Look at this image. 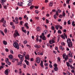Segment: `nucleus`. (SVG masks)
<instances>
[{
  "instance_id": "nucleus-4",
  "label": "nucleus",
  "mask_w": 75,
  "mask_h": 75,
  "mask_svg": "<svg viewBox=\"0 0 75 75\" xmlns=\"http://www.w3.org/2000/svg\"><path fill=\"white\" fill-rule=\"evenodd\" d=\"M13 35L14 38H16L17 36H20V35L18 33V32L16 31V30L15 32Z\"/></svg>"
},
{
  "instance_id": "nucleus-45",
  "label": "nucleus",
  "mask_w": 75,
  "mask_h": 75,
  "mask_svg": "<svg viewBox=\"0 0 75 75\" xmlns=\"http://www.w3.org/2000/svg\"><path fill=\"white\" fill-rule=\"evenodd\" d=\"M10 52H11V54H13V51H12V50H10Z\"/></svg>"
},
{
  "instance_id": "nucleus-54",
  "label": "nucleus",
  "mask_w": 75,
  "mask_h": 75,
  "mask_svg": "<svg viewBox=\"0 0 75 75\" xmlns=\"http://www.w3.org/2000/svg\"><path fill=\"white\" fill-rule=\"evenodd\" d=\"M68 23L69 25H70L71 24V23L70 22V21L69 20L68 21Z\"/></svg>"
},
{
  "instance_id": "nucleus-33",
  "label": "nucleus",
  "mask_w": 75,
  "mask_h": 75,
  "mask_svg": "<svg viewBox=\"0 0 75 75\" xmlns=\"http://www.w3.org/2000/svg\"><path fill=\"white\" fill-rule=\"evenodd\" d=\"M58 33H60V34H61L62 33V31L60 30H59L58 31Z\"/></svg>"
},
{
  "instance_id": "nucleus-51",
  "label": "nucleus",
  "mask_w": 75,
  "mask_h": 75,
  "mask_svg": "<svg viewBox=\"0 0 75 75\" xmlns=\"http://www.w3.org/2000/svg\"><path fill=\"white\" fill-rule=\"evenodd\" d=\"M59 17L60 18H63V17H62V15H60L59 16Z\"/></svg>"
},
{
  "instance_id": "nucleus-62",
  "label": "nucleus",
  "mask_w": 75,
  "mask_h": 75,
  "mask_svg": "<svg viewBox=\"0 0 75 75\" xmlns=\"http://www.w3.org/2000/svg\"><path fill=\"white\" fill-rule=\"evenodd\" d=\"M45 65L46 66H48V64L47 63H45Z\"/></svg>"
},
{
  "instance_id": "nucleus-8",
  "label": "nucleus",
  "mask_w": 75,
  "mask_h": 75,
  "mask_svg": "<svg viewBox=\"0 0 75 75\" xmlns=\"http://www.w3.org/2000/svg\"><path fill=\"white\" fill-rule=\"evenodd\" d=\"M21 4H20V3L18 2V4H17L19 6H23V3L22 2H20Z\"/></svg>"
},
{
  "instance_id": "nucleus-38",
  "label": "nucleus",
  "mask_w": 75,
  "mask_h": 75,
  "mask_svg": "<svg viewBox=\"0 0 75 75\" xmlns=\"http://www.w3.org/2000/svg\"><path fill=\"white\" fill-rule=\"evenodd\" d=\"M10 25H14V24L13 22H11L10 23Z\"/></svg>"
},
{
  "instance_id": "nucleus-11",
  "label": "nucleus",
  "mask_w": 75,
  "mask_h": 75,
  "mask_svg": "<svg viewBox=\"0 0 75 75\" xmlns=\"http://www.w3.org/2000/svg\"><path fill=\"white\" fill-rule=\"evenodd\" d=\"M40 38H42L43 40H46V38L45 36H42V35H41L40 36Z\"/></svg>"
},
{
  "instance_id": "nucleus-28",
  "label": "nucleus",
  "mask_w": 75,
  "mask_h": 75,
  "mask_svg": "<svg viewBox=\"0 0 75 75\" xmlns=\"http://www.w3.org/2000/svg\"><path fill=\"white\" fill-rule=\"evenodd\" d=\"M34 6L33 5H32L30 7V10L33 9V8L34 7Z\"/></svg>"
},
{
  "instance_id": "nucleus-46",
  "label": "nucleus",
  "mask_w": 75,
  "mask_h": 75,
  "mask_svg": "<svg viewBox=\"0 0 75 75\" xmlns=\"http://www.w3.org/2000/svg\"><path fill=\"white\" fill-rule=\"evenodd\" d=\"M27 43V41L26 40L24 41V44H26Z\"/></svg>"
},
{
  "instance_id": "nucleus-16",
  "label": "nucleus",
  "mask_w": 75,
  "mask_h": 75,
  "mask_svg": "<svg viewBox=\"0 0 75 75\" xmlns=\"http://www.w3.org/2000/svg\"><path fill=\"white\" fill-rule=\"evenodd\" d=\"M25 57V59H26L29 60V56L28 55H27V56H26Z\"/></svg>"
},
{
  "instance_id": "nucleus-18",
  "label": "nucleus",
  "mask_w": 75,
  "mask_h": 75,
  "mask_svg": "<svg viewBox=\"0 0 75 75\" xmlns=\"http://www.w3.org/2000/svg\"><path fill=\"white\" fill-rule=\"evenodd\" d=\"M40 65L43 68L44 66H43V62L42 60L41 61Z\"/></svg>"
},
{
  "instance_id": "nucleus-24",
  "label": "nucleus",
  "mask_w": 75,
  "mask_h": 75,
  "mask_svg": "<svg viewBox=\"0 0 75 75\" xmlns=\"http://www.w3.org/2000/svg\"><path fill=\"white\" fill-rule=\"evenodd\" d=\"M3 43L4 45H7V42L6 41H3Z\"/></svg>"
},
{
  "instance_id": "nucleus-41",
  "label": "nucleus",
  "mask_w": 75,
  "mask_h": 75,
  "mask_svg": "<svg viewBox=\"0 0 75 75\" xmlns=\"http://www.w3.org/2000/svg\"><path fill=\"white\" fill-rule=\"evenodd\" d=\"M66 3L67 4H69V1L68 0H67Z\"/></svg>"
},
{
  "instance_id": "nucleus-44",
  "label": "nucleus",
  "mask_w": 75,
  "mask_h": 75,
  "mask_svg": "<svg viewBox=\"0 0 75 75\" xmlns=\"http://www.w3.org/2000/svg\"><path fill=\"white\" fill-rule=\"evenodd\" d=\"M1 31V33L4 36V33H3V32L2 31Z\"/></svg>"
},
{
  "instance_id": "nucleus-36",
  "label": "nucleus",
  "mask_w": 75,
  "mask_h": 75,
  "mask_svg": "<svg viewBox=\"0 0 75 75\" xmlns=\"http://www.w3.org/2000/svg\"><path fill=\"white\" fill-rule=\"evenodd\" d=\"M69 62L71 63L72 62H73V60L71 59H69Z\"/></svg>"
},
{
  "instance_id": "nucleus-60",
  "label": "nucleus",
  "mask_w": 75,
  "mask_h": 75,
  "mask_svg": "<svg viewBox=\"0 0 75 75\" xmlns=\"http://www.w3.org/2000/svg\"><path fill=\"white\" fill-rule=\"evenodd\" d=\"M23 67H24V68H26V65L25 64H23Z\"/></svg>"
},
{
  "instance_id": "nucleus-43",
  "label": "nucleus",
  "mask_w": 75,
  "mask_h": 75,
  "mask_svg": "<svg viewBox=\"0 0 75 75\" xmlns=\"http://www.w3.org/2000/svg\"><path fill=\"white\" fill-rule=\"evenodd\" d=\"M46 23H48L49 22V20H47V19L46 20Z\"/></svg>"
},
{
  "instance_id": "nucleus-40",
  "label": "nucleus",
  "mask_w": 75,
  "mask_h": 75,
  "mask_svg": "<svg viewBox=\"0 0 75 75\" xmlns=\"http://www.w3.org/2000/svg\"><path fill=\"white\" fill-rule=\"evenodd\" d=\"M54 18L56 19L57 18V16L55 14H54Z\"/></svg>"
},
{
  "instance_id": "nucleus-63",
  "label": "nucleus",
  "mask_w": 75,
  "mask_h": 75,
  "mask_svg": "<svg viewBox=\"0 0 75 75\" xmlns=\"http://www.w3.org/2000/svg\"><path fill=\"white\" fill-rule=\"evenodd\" d=\"M20 24L21 25H22V24H23V22L22 21H21L20 22Z\"/></svg>"
},
{
  "instance_id": "nucleus-56",
  "label": "nucleus",
  "mask_w": 75,
  "mask_h": 75,
  "mask_svg": "<svg viewBox=\"0 0 75 75\" xmlns=\"http://www.w3.org/2000/svg\"><path fill=\"white\" fill-rule=\"evenodd\" d=\"M49 67H50V68H52V65L51 64H50Z\"/></svg>"
},
{
  "instance_id": "nucleus-9",
  "label": "nucleus",
  "mask_w": 75,
  "mask_h": 75,
  "mask_svg": "<svg viewBox=\"0 0 75 75\" xmlns=\"http://www.w3.org/2000/svg\"><path fill=\"white\" fill-rule=\"evenodd\" d=\"M54 38H53V40L52 41L50 40L49 41L50 43V44H53V43H55V41L54 40Z\"/></svg>"
},
{
  "instance_id": "nucleus-42",
  "label": "nucleus",
  "mask_w": 75,
  "mask_h": 75,
  "mask_svg": "<svg viewBox=\"0 0 75 75\" xmlns=\"http://www.w3.org/2000/svg\"><path fill=\"white\" fill-rule=\"evenodd\" d=\"M67 66L69 67L70 65L69 64L68 62H67Z\"/></svg>"
},
{
  "instance_id": "nucleus-49",
  "label": "nucleus",
  "mask_w": 75,
  "mask_h": 75,
  "mask_svg": "<svg viewBox=\"0 0 75 75\" xmlns=\"http://www.w3.org/2000/svg\"><path fill=\"white\" fill-rule=\"evenodd\" d=\"M2 25L5 27H6V24L3 23Z\"/></svg>"
},
{
  "instance_id": "nucleus-30",
  "label": "nucleus",
  "mask_w": 75,
  "mask_h": 75,
  "mask_svg": "<svg viewBox=\"0 0 75 75\" xmlns=\"http://www.w3.org/2000/svg\"><path fill=\"white\" fill-rule=\"evenodd\" d=\"M62 16H66V14L65 13H64V11H63V14H62Z\"/></svg>"
},
{
  "instance_id": "nucleus-2",
  "label": "nucleus",
  "mask_w": 75,
  "mask_h": 75,
  "mask_svg": "<svg viewBox=\"0 0 75 75\" xmlns=\"http://www.w3.org/2000/svg\"><path fill=\"white\" fill-rule=\"evenodd\" d=\"M68 45L69 47L71 48L72 46V43L71 42V40L70 38H68L67 40Z\"/></svg>"
},
{
  "instance_id": "nucleus-53",
  "label": "nucleus",
  "mask_w": 75,
  "mask_h": 75,
  "mask_svg": "<svg viewBox=\"0 0 75 75\" xmlns=\"http://www.w3.org/2000/svg\"><path fill=\"white\" fill-rule=\"evenodd\" d=\"M50 35H51V34H49L47 35V37L48 38H49V37H50Z\"/></svg>"
},
{
  "instance_id": "nucleus-39",
  "label": "nucleus",
  "mask_w": 75,
  "mask_h": 75,
  "mask_svg": "<svg viewBox=\"0 0 75 75\" xmlns=\"http://www.w3.org/2000/svg\"><path fill=\"white\" fill-rule=\"evenodd\" d=\"M57 12H59V13H60L61 12V11L60 10H58L57 11Z\"/></svg>"
},
{
  "instance_id": "nucleus-50",
  "label": "nucleus",
  "mask_w": 75,
  "mask_h": 75,
  "mask_svg": "<svg viewBox=\"0 0 75 75\" xmlns=\"http://www.w3.org/2000/svg\"><path fill=\"white\" fill-rule=\"evenodd\" d=\"M56 15H57V16H59V14H58V12L57 11L56 12V14H55Z\"/></svg>"
},
{
  "instance_id": "nucleus-23",
  "label": "nucleus",
  "mask_w": 75,
  "mask_h": 75,
  "mask_svg": "<svg viewBox=\"0 0 75 75\" xmlns=\"http://www.w3.org/2000/svg\"><path fill=\"white\" fill-rule=\"evenodd\" d=\"M6 62L7 63V64H8L9 65H10L11 64V63L9 62V61L7 62L6 60Z\"/></svg>"
},
{
  "instance_id": "nucleus-10",
  "label": "nucleus",
  "mask_w": 75,
  "mask_h": 75,
  "mask_svg": "<svg viewBox=\"0 0 75 75\" xmlns=\"http://www.w3.org/2000/svg\"><path fill=\"white\" fill-rule=\"evenodd\" d=\"M8 70H9V69H7L5 70L4 73L6 75H8Z\"/></svg>"
},
{
  "instance_id": "nucleus-25",
  "label": "nucleus",
  "mask_w": 75,
  "mask_h": 75,
  "mask_svg": "<svg viewBox=\"0 0 75 75\" xmlns=\"http://www.w3.org/2000/svg\"><path fill=\"white\" fill-rule=\"evenodd\" d=\"M36 30L37 31H40V28L38 27L37 28Z\"/></svg>"
},
{
  "instance_id": "nucleus-19",
  "label": "nucleus",
  "mask_w": 75,
  "mask_h": 75,
  "mask_svg": "<svg viewBox=\"0 0 75 75\" xmlns=\"http://www.w3.org/2000/svg\"><path fill=\"white\" fill-rule=\"evenodd\" d=\"M68 56L70 57H73V55L71 53H70L69 54H68Z\"/></svg>"
},
{
  "instance_id": "nucleus-32",
  "label": "nucleus",
  "mask_w": 75,
  "mask_h": 75,
  "mask_svg": "<svg viewBox=\"0 0 75 75\" xmlns=\"http://www.w3.org/2000/svg\"><path fill=\"white\" fill-rule=\"evenodd\" d=\"M23 32L25 33V34L27 33V31L26 30H22Z\"/></svg>"
},
{
  "instance_id": "nucleus-3",
  "label": "nucleus",
  "mask_w": 75,
  "mask_h": 75,
  "mask_svg": "<svg viewBox=\"0 0 75 75\" xmlns=\"http://www.w3.org/2000/svg\"><path fill=\"white\" fill-rule=\"evenodd\" d=\"M13 45L15 47L17 48V49L18 50L19 49V45L18 43L16 42H15L14 43Z\"/></svg>"
},
{
  "instance_id": "nucleus-48",
  "label": "nucleus",
  "mask_w": 75,
  "mask_h": 75,
  "mask_svg": "<svg viewBox=\"0 0 75 75\" xmlns=\"http://www.w3.org/2000/svg\"><path fill=\"white\" fill-rule=\"evenodd\" d=\"M12 27L13 29H15V25H13L12 26Z\"/></svg>"
},
{
  "instance_id": "nucleus-14",
  "label": "nucleus",
  "mask_w": 75,
  "mask_h": 75,
  "mask_svg": "<svg viewBox=\"0 0 75 75\" xmlns=\"http://www.w3.org/2000/svg\"><path fill=\"white\" fill-rule=\"evenodd\" d=\"M9 58L10 59H13V56L12 55H9L8 56Z\"/></svg>"
},
{
  "instance_id": "nucleus-31",
  "label": "nucleus",
  "mask_w": 75,
  "mask_h": 75,
  "mask_svg": "<svg viewBox=\"0 0 75 75\" xmlns=\"http://www.w3.org/2000/svg\"><path fill=\"white\" fill-rule=\"evenodd\" d=\"M19 19V18H18V17H16L15 18V21H18Z\"/></svg>"
},
{
  "instance_id": "nucleus-57",
  "label": "nucleus",
  "mask_w": 75,
  "mask_h": 75,
  "mask_svg": "<svg viewBox=\"0 0 75 75\" xmlns=\"http://www.w3.org/2000/svg\"><path fill=\"white\" fill-rule=\"evenodd\" d=\"M59 28L61 29V30H62V26H61L60 25V26H59Z\"/></svg>"
},
{
  "instance_id": "nucleus-29",
  "label": "nucleus",
  "mask_w": 75,
  "mask_h": 75,
  "mask_svg": "<svg viewBox=\"0 0 75 75\" xmlns=\"http://www.w3.org/2000/svg\"><path fill=\"white\" fill-rule=\"evenodd\" d=\"M26 54V52H24L23 54V56H23V57H25V54Z\"/></svg>"
},
{
  "instance_id": "nucleus-22",
  "label": "nucleus",
  "mask_w": 75,
  "mask_h": 75,
  "mask_svg": "<svg viewBox=\"0 0 75 75\" xmlns=\"http://www.w3.org/2000/svg\"><path fill=\"white\" fill-rule=\"evenodd\" d=\"M13 22H14V23L15 22V24H16L18 23V21H15V20L14 19H13Z\"/></svg>"
},
{
  "instance_id": "nucleus-64",
  "label": "nucleus",
  "mask_w": 75,
  "mask_h": 75,
  "mask_svg": "<svg viewBox=\"0 0 75 75\" xmlns=\"http://www.w3.org/2000/svg\"><path fill=\"white\" fill-rule=\"evenodd\" d=\"M32 38L33 40H34V38H35V37H34V36H32Z\"/></svg>"
},
{
  "instance_id": "nucleus-27",
  "label": "nucleus",
  "mask_w": 75,
  "mask_h": 75,
  "mask_svg": "<svg viewBox=\"0 0 75 75\" xmlns=\"http://www.w3.org/2000/svg\"><path fill=\"white\" fill-rule=\"evenodd\" d=\"M25 62H26V64H27L28 65H29V62H28V61H27V60H25Z\"/></svg>"
},
{
  "instance_id": "nucleus-59",
  "label": "nucleus",
  "mask_w": 75,
  "mask_h": 75,
  "mask_svg": "<svg viewBox=\"0 0 75 75\" xmlns=\"http://www.w3.org/2000/svg\"><path fill=\"white\" fill-rule=\"evenodd\" d=\"M41 46L40 45H38L37 48H40V47Z\"/></svg>"
},
{
  "instance_id": "nucleus-7",
  "label": "nucleus",
  "mask_w": 75,
  "mask_h": 75,
  "mask_svg": "<svg viewBox=\"0 0 75 75\" xmlns=\"http://www.w3.org/2000/svg\"><path fill=\"white\" fill-rule=\"evenodd\" d=\"M64 35H61V37L63 39H65V37H66V39L67 38V36L66 35L65 33H64Z\"/></svg>"
},
{
  "instance_id": "nucleus-35",
  "label": "nucleus",
  "mask_w": 75,
  "mask_h": 75,
  "mask_svg": "<svg viewBox=\"0 0 75 75\" xmlns=\"http://www.w3.org/2000/svg\"><path fill=\"white\" fill-rule=\"evenodd\" d=\"M51 29L53 30H55V28L54 26H52L51 27Z\"/></svg>"
},
{
  "instance_id": "nucleus-61",
  "label": "nucleus",
  "mask_w": 75,
  "mask_h": 75,
  "mask_svg": "<svg viewBox=\"0 0 75 75\" xmlns=\"http://www.w3.org/2000/svg\"><path fill=\"white\" fill-rule=\"evenodd\" d=\"M3 22L4 24H6V21L5 20H4Z\"/></svg>"
},
{
  "instance_id": "nucleus-1",
  "label": "nucleus",
  "mask_w": 75,
  "mask_h": 75,
  "mask_svg": "<svg viewBox=\"0 0 75 75\" xmlns=\"http://www.w3.org/2000/svg\"><path fill=\"white\" fill-rule=\"evenodd\" d=\"M18 57L20 58V59H21V61H20L19 62H17V64L18 65H20V66H21V64H22V62L24 60V58L23 57V56L22 55H21V54H18Z\"/></svg>"
},
{
  "instance_id": "nucleus-37",
  "label": "nucleus",
  "mask_w": 75,
  "mask_h": 75,
  "mask_svg": "<svg viewBox=\"0 0 75 75\" xmlns=\"http://www.w3.org/2000/svg\"><path fill=\"white\" fill-rule=\"evenodd\" d=\"M57 59L58 60V62H59L60 61L61 59L60 58V57H58Z\"/></svg>"
},
{
  "instance_id": "nucleus-52",
  "label": "nucleus",
  "mask_w": 75,
  "mask_h": 75,
  "mask_svg": "<svg viewBox=\"0 0 75 75\" xmlns=\"http://www.w3.org/2000/svg\"><path fill=\"white\" fill-rule=\"evenodd\" d=\"M7 29H5V30H4V32H5V33H7Z\"/></svg>"
},
{
  "instance_id": "nucleus-17",
  "label": "nucleus",
  "mask_w": 75,
  "mask_h": 75,
  "mask_svg": "<svg viewBox=\"0 0 75 75\" xmlns=\"http://www.w3.org/2000/svg\"><path fill=\"white\" fill-rule=\"evenodd\" d=\"M60 49L62 51H63L64 50V48L63 46H62L61 45L60 46Z\"/></svg>"
},
{
  "instance_id": "nucleus-55",
  "label": "nucleus",
  "mask_w": 75,
  "mask_h": 75,
  "mask_svg": "<svg viewBox=\"0 0 75 75\" xmlns=\"http://www.w3.org/2000/svg\"><path fill=\"white\" fill-rule=\"evenodd\" d=\"M65 44L64 42H62V45H65Z\"/></svg>"
},
{
  "instance_id": "nucleus-34",
  "label": "nucleus",
  "mask_w": 75,
  "mask_h": 75,
  "mask_svg": "<svg viewBox=\"0 0 75 75\" xmlns=\"http://www.w3.org/2000/svg\"><path fill=\"white\" fill-rule=\"evenodd\" d=\"M54 67H57V64H56L55 63L54 64Z\"/></svg>"
},
{
  "instance_id": "nucleus-58",
  "label": "nucleus",
  "mask_w": 75,
  "mask_h": 75,
  "mask_svg": "<svg viewBox=\"0 0 75 75\" xmlns=\"http://www.w3.org/2000/svg\"><path fill=\"white\" fill-rule=\"evenodd\" d=\"M35 13L37 14H38V11L37 10H36Z\"/></svg>"
},
{
  "instance_id": "nucleus-47",
  "label": "nucleus",
  "mask_w": 75,
  "mask_h": 75,
  "mask_svg": "<svg viewBox=\"0 0 75 75\" xmlns=\"http://www.w3.org/2000/svg\"><path fill=\"white\" fill-rule=\"evenodd\" d=\"M6 6H4L3 7H4V8L5 9H7Z\"/></svg>"
},
{
  "instance_id": "nucleus-20",
  "label": "nucleus",
  "mask_w": 75,
  "mask_h": 75,
  "mask_svg": "<svg viewBox=\"0 0 75 75\" xmlns=\"http://www.w3.org/2000/svg\"><path fill=\"white\" fill-rule=\"evenodd\" d=\"M66 57H65V60L66 61H67V59H69V57H69V56H68V55H66Z\"/></svg>"
},
{
  "instance_id": "nucleus-21",
  "label": "nucleus",
  "mask_w": 75,
  "mask_h": 75,
  "mask_svg": "<svg viewBox=\"0 0 75 75\" xmlns=\"http://www.w3.org/2000/svg\"><path fill=\"white\" fill-rule=\"evenodd\" d=\"M58 69L57 67H54V70L55 71H57L58 70Z\"/></svg>"
},
{
  "instance_id": "nucleus-12",
  "label": "nucleus",
  "mask_w": 75,
  "mask_h": 75,
  "mask_svg": "<svg viewBox=\"0 0 75 75\" xmlns=\"http://www.w3.org/2000/svg\"><path fill=\"white\" fill-rule=\"evenodd\" d=\"M43 33H42V36L43 37L44 36H45L44 35V34H45L47 33V31L46 30H45L44 31V32H43Z\"/></svg>"
},
{
  "instance_id": "nucleus-15",
  "label": "nucleus",
  "mask_w": 75,
  "mask_h": 75,
  "mask_svg": "<svg viewBox=\"0 0 75 75\" xmlns=\"http://www.w3.org/2000/svg\"><path fill=\"white\" fill-rule=\"evenodd\" d=\"M59 26H60V25H56V26H55L56 29L57 30H58L59 28Z\"/></svg>"
},
{
  "instance_id": "nucleus-6",
  "label": "nucleus",
  "mask_w": 75,
  "mask_h": 75,
  "mask_svg": "<svg viewBox=\"0 0 75 75\" xmlns=\"http://www.w3.org/2000/svg\"><path fill=\"white\" fill-rule=\"evenodd\" d=\"M33 0H29L28 1V2H29L28 4V6H30L32 5V3L33 2Z\"/></svg>"
},
{
  "instance_id": "nucleus-13",
  "label": "nucleus",
  "mask_w": 75,
  "mask_h": 75,
  "mask_svg": "<svg viewBox=\"0 0 75 75\" xmlns=\"http://www.w3.org/2000/svg\"><path fill=\"white\" fill-rule=\"evenodd\" d=\"M54 3L53 2H51L49 4V7H52Z\"/></svg>"
},
{
  "instance_id": "nucleus-5",
  "label": "nucleus",
  "mask_w": 75,
  "mask_h": 75,
  "mask_svg": "<svg viewBox=\"0 0 75 75\" xmlns=\"http://www.w3.org/2000/svg\"><path fill=\"white\" fill-rule=\"evenodd\" d=\"M41 59L39 57H37L36 59V61H35V62L38 64H39L40 63Z\"/></svg>"
},
{
  "instance_id": "nucleus-26",
  "label": "nucleus",
  "mask_w": 75,
  "mask_h": 75,
  "mask_svg": "<svg viewBox=\"0 0 75 75\" xmlns=\"http://www.w3.org/2000/svg\"><path fill=\"white\" fill-rule=\"evenodd\" d=\"M4 18H2L1 19V20L0 21V22L1 23H2L3 22V21H4Z\"/></svg>"
}]
</instances>
